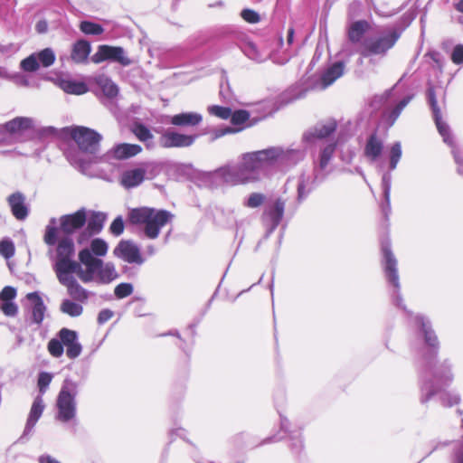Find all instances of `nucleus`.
Segmentation results:
<instances>
[{"mask_svg": "<svg viewBox=\"0 0 463 463\" xmlns=\"http://www.w3.org/2000/svg\"><path fill=\"white\" fill-rule=\"evenodd\" d=\"M237 130L232 128H226L222 130H220V131H217L214 133V136L213 137V140L218 138V137H221L226 134H231V133H235Z\"/></svg>", "mask_w": 463, "mask_h": 463, "instance_id": "obj_56", "label": "nucleus"}, {"mask_svg": "<svg viewBox=\"0 0 463 463\" xmlns=\"http://www.w3.org/2000/svg\"><path fill=\"white\" fill-rule=\"evenodd\" d=\"M399 35L395 32H388L377 36L366 37L360 44L359 53L363 57L384 56L397 42Z\"/></svg>", "mask_w": 463, "mask_h": 463, "instance_id": "obj_6", "label": "nucleus"}, {"mask_svg": "<svg viewBox=\"0 0 463 463\" xmlns=\"http://www.w3.org/2000/svg\"><path fill=\"white\" fill-rule=\"evenodd\" d=\"M429 100L432 108L434 119L439 134L443 137L444 142L450 143L451 138L449 135V126L441 119L440 110L438 108L437 100L432 89L429 90Z\"/></svg>", "mask_w": 463, "mask_h": 463, "instance_id": "obj_16", "label": "nucleus"}, {"mask_svg": "<svg viewBox=\"0 0 463 463\" xmlns=\"http://www.w3.org/2000/svg\"><path fill=\"white\" fill-rule=\"evenodd\" d=\"M72 139L79 148L89 154H96L99 150L102 136L94 129L86 127H75L71 132Z\"/></svg>", "mask_w": 463, "mask_h": 463, "instance_id": "obj_7", "label": "nucleus"}, {"mask_svg": "<svg viewBox=\"0 0 463 463\" xmlns=\"http://www.w3.org/2000/svg\"><path fill=\"white\" fill-rule=\"evenodd\" d=\"M20 66L24 71L32 72L37 71L40 68V63L37 61L35 52L24 59Z\"/></svg>", "mask_w": 463, "mask_h": 463, "instance_id": "obj_38", "label": "nucleus"}, {"mask_svg": "<svg viewBox=\"0 0 463 463\" xmlns=\"http://www.w3.org/2000/svg\"><path fill=\"white\" fill-rule=\"evenodd\" d=\"M78 392V384L71 379H65L58 394L56 406L57 419L62 422L73 420L76 416L75 397Z\"/></svg>", "mask_w": 463, "mask_h": 463, "instance_id": "obj_5", "label": "nucleus"}, {"mask_svg": "<svg viewBox=\"0 0 463 463\" xmlns=\"http://www.w3.org/2000/svg\"><path fill=\"white\" fill-rule=\"evenodd\" d=\"M55 224L56 220L52 218L46 227L43 236V241L47 245H56L53 255V270L56 276L75 272L79 278L80 271L84 266L73 260L75 254L73 240L70 236H60V232Z\"/></svg>", "mask_w": 463, "mask_h": 463, "instance_id": "obj_2", "label": "nucleus"}, {"mask_svg": "<svg viewBox=\"0 0 463 463\" xmlns=\"http://www.w3.org/2000/svg\"><path fill=\"white\" fill-rule=\"evenodd\" d=\"M336 123L333 119H329L324 123L318 124L312 133V135L318 138H324L333 133L335 129Z\"/></svg>", "mask_w": 463, "mask_h": 463, "instance_id": "obj_33", "label": "nucleus"}, {"mask_svg": "<svg viewBox=\"0 0 463 463\" xmlns=\"http://www.w3.org/2000/svg\"><path fill=\"white\" fill-rule=\"evenodd\" d=\"M133 292V286L130 283H120L118 284L114 290V293L118 298H123Z\"/></svg>", "mask_w": 463, "mask_h": 463, "instance_id": "obj_42", "label": "nucleus"}, {"mask_svg": "<svg viewBox=\"0 0 463 463\" xmlns=\"http://www.w3.org/2000/svg\"><path fill=\"white\" fill-rule=\"evenodd\" d=\"M113 253L128 263L141 264L143 262L139 249L129 241H121L114 249Z\"/></svg>", "mask_w": 463, "mask_h": 463, "instance_id": "obj_13", "label": "nucleus"}, {"mask_svg": "<svg viewBox=\"0 0 463 463\" xmlns=\"http://www.w3.org/2000/svg\"><path fill=\"white\" fill-rule=\"evenodd\" d=\"M58 86L65 92L74 95H81L86 93L89 89L82 81H76L71 79H60Z\"/></svg>", "mask_w": 463, "mask_h": 463, "instance_id": "obj_23", "label": "nucleus"}, {"mask_svg": "<svg viewBox=\"0 0 463 463\" xmlns=\"http://www.w3.org/2000/svg\"><path fill=\"white\" fill-rule=\"evenodd\" d=\"M124 230V223L121 217L116 218L110 225V231L115 235H120Z\"/></svg>", "mask_w": 463, "mask_h": 463, "instance_id": "obj_50", "label": "nucleus"}, {"mask_svg": "<svg viewBox=\"0 0 463 463\" xmlns=\"http://www.w3.org/2000/svg\"><path fill=\"white\" fill-rule=\"evenodd\" d=\"M91 61L96 64L110 61L122 66H128L132 63L122 47L106 44L98 47L97 52L91 56Z\"/></svg>", "mask_w": 463, "mask_h": 463, "instance_id": "obj_8", "label": "nucleus"}, {"mask_svg": "<svg viewBox=\"0 0 463 463\" xmlns=\"http://www.w3.org/2000/svg\"><path fill=\"white\" fill-rule=\"evenodd\" d=\"M105 221V216L103 213H93L89 220L88 228L91 232L96 233L100 231L102 228L103 222Z\"/></svg>", "mask_w": 463, "mask_h": 463, "instance_id": "obj_36", "label": "nucleus"}, {"mask_svg": "<svg viewBox=\"0 0 463 463\" xmlns=\"http://www.w3.org/2000/svg\"><path fill=\"white\" fill-rule=\"evenodd\" d=\"M456 8L458 12L463 13V0H460L457 5Z\"/></svg>", "mask_w": 463, "mask_h": 463, "instance_id": "obj_62", "label": "nucleus"}, {"mask_svg": "<svg viewBox=\"0 0 463 463\" xmlns=\"http://www.w3.org/2000/svg\"><path fill=\"white\" fill-rule=\"evenodd\" d=\"M79 260L84 266L80 271L79 279L84 283L92 281L95 277L101 283H109L118 277L113 263H104L93 257L89 249H83L79 252Z\"/></svg>", "mask_w": 463, "mask_h": 463, "instance_id": "obj_3", "label": "nucleus"}, {"mask_svg": "<svg viewBox=\"0 0 463 463\" xmlns=\"http://www.w3.org/2000/svg\"><path fill=\"white\" fill-rule=\"evenodd\" d=\"M384 194H385L386 200L389 201V194H390L389 187H385Z\"/></svg>", "mask_w": 463, "mask_h": 463, "instance_id": "obj_63", "label": "nucleus"}, {"mask_svg": "<svg viewBox=\"0 0 463 463\" xmlns=\"http://www.w3.org/2000/svg\"><path fill=\"white\" fill-rule=\"evenodd\" d=\"M305 193H304V184H300L298 185V198L299 199H302L305 197Z\"/></svg>", "mask_w": 463, "mask_h": 463, "instance_id": "obj_58", "label": "nucleus"}, {"mask_svg": "<svg viewBox=\"0 0 463 463\" xmlns=\"http://www.w3.org/2000/svg\"><path fill=\"white\" fill-rule=\"evenodd\" d=\"M37 56V61L40 63V66L43 67H50L55 61V53L51 48H45L38 52H35Z\"/></svg>", "mask_w": 463, "mask_h": 463, "instance_id": "obj_35", "label": "nucleus"}, {"mask_svg": "<svg viewBox=\"0 0 463 463\" xmlns=\"http://www.w3.org/2000/svg\"><path fill=\"white\" fill-rule=\"evenodd\" d=\"M0 254L5 259L11 258L14 254V246L11 241L4 240L0 241Z\"/></svg>", "mask_w": 463, "mask_h": 463, "instance_id": "obj_44", "label": "nucleus"}, {"mask_svg": "<svg viewBox=\"0 0 463 463\" xmlns=\"http://www.w3.org/2000/svg\"><path fill=\"white\" fill-rule=\"evenodd\" d=\"M43 409L44 404L43 398L41 396L36 397L30 411V414L25 426V431H30L33 428L38 419L41 417Z\"/></svg>", "mask_w": 463, "mask_h": 463, "instance_id": "obj_25", "label": "nucleus"}, {"mask_svg": "<svg viewBox=\"0 0 463 463\" xmlns=\"http://www.w3.org/2000/svg\"><path fill=\"white\" fill-rule=\"evenodd\" d=\"M72 274H75V272H68L56 277L59 282L66 287L70 297L79 302H84L88 298V292L78 283Z\"/></svg>", "mask_w": 463, "mask_h": 463, "instance_id": "obj_11", "label": "nucleus"}, {"mask_svg": "<svg viewBox=\"0 0 463 463\" xmlns=\"http://www.w3.org/2000/svg\"><path fill=\"white\" fill-rule=\"evenodd\" d=\"M416 320L421 326L426 343L431 347H436L438 345V339L434 332L429 326V322L425 321L422 317L419 316L416 317Z\"/></svg>", "mask_w": 463, "mask_h": 463, "instance_id": "obj_32", "label": "nucleus"}, {"mask_svg": "<svg viewBox=\"0 0 463 463\" xmlns=\"http://www.w3.org/2000/svg\"><path fill=\"white\" fill-rule=\"evenodd\" d=\"M293 34H294L293 29H289L288 30V42L289 43H292V41H293Z\"/></svg>", "mask_w": 463, "mask_h": 463, "instance_id": "obj_61", "label": "nucleus"}, {"mask_svg": "<svg viewBox=\"0 0 463 463\" xmlns=\"http://www.w3.org/2000/svg\"><path fill=\"white\" fill-rule=\"evenodd\" d=\"M167 211H156L150 208L133 209L129 213V222L133 224H145V233L150 239L158 236L160 229L172 219Z\"/></svg>", "mask_w": 463, "mask_h": 463, "instance_id": "obj_4", "label": "nucleus"}, {"mask_svg": "<svg viewBox=\"0 0 463 463\" xmlns=\"http://www.w3.org/2000/svg\"><path fill=\"white\" fill-rule=\"evenodd\" d=\"M24 200V196L20 193H14L8 198L11 211L18 220H24L28 215V208L25 205Z\"/></svg>", "mask_w": 463, "mask_h": 463, "instance_id": "obj_20", "label": "nucleus"}, {"mask_svg": "<svg viewBox=\"0 0 463 463\" xmlns=\"http://www.w3.org/2000/svg\"><path fill=\"white\" fill-rule=\"evenodd\" d=\"M80 28L86 34L99 35L104 32L101 25L89 21L81 22Z\"/></svg>", "mask_w": 463, "mask_h": 463, "instance_id": "obj_37", "label": "nucleus"}, {"mask_svg": "<svg viewBox=\"0 0 463 463\" xmlns=\"http://www.w3.org/2000/svg\"><path fill=\"white\" fill-rule=\"evenodd\" d=\"M208 112L211 115H213L222 119H227L232 115V109L226 107H222L218 105L210 106L208 108Z\"/></svg>", "mask_w": 463, "mask_h": 463, "instance_id": "obj_39", "label": "nucleus"}, {"mask_svg": "<svg viewBox=\"0 0 463 463\" xmlns=\"http://www.w3.org/2000/svg\"><path fill=\"white\" fill-rule=\"evenodd\" d=\"M86 222L84 210H79L73 214L63 215L60 219V236H70L71 233L81 228Z\"/></svg>", "mask_w": 463, "mask_h": 463, "instance_id": "obj_9", "label": "nucleus"}, {"mask_svg": "<svg viewBox=\"0 0 463 463\" xmlns=\"http://www.w3.org/2000/svg\"><path fill=\"white\" fill-rule=\"evenodd\" d=\"M431 371L435 383H446L452 379L449 366L446 363L435 364Z\"/></svg>", "mask_w": 463, "mask_h": 463, "instance_id": "obj_26", "label": "nucleus"}, {"mask_svg": "<svg viewBox=\"0 0 463 463\" xmlns=\"http://www.w3.org/2000/svg\"><path fill=\"white\" fill-rule=\"evenodd\" d=\"M94 81L102 90L104 95L112 98L118 94V87L116 84L105 75H99L94 78Z\"/></svg>", "mask_w": 463, "mask_h": 463, "instance_id": "obj_28", "label": "nucleus"}, {"mask_svg": "<svg viewBox=\"0 0 463 463\" xmlns=\"http://www.w3.org/2000/svg\"><path fill=\"white\" fill-rule=\"evenodd\" d=\"M230 118H231L232 124L239 125V124H242V123L246 122L250 118V114L248 111L241 109V110H236L233 113L232 112V115Z\"/></svg>", "mask_w": 463, "mask_h": 463, "instance_id": "obj_45", "label": "nucleus"}, {"mask_svg": "<svg viewBox=\"0 0 463 463\" xmlns=\"http://www.w3.org/2000/svg\"><path fill=\"white\" fill-rule=\"evenodd\" d=\"M382 151L383 143L375 136H372L365 146V156L374 161L381 156Z\"/></svg>", "mask_w": 463, "mask_h": 463, "instance_id": "obj_29", "label": "nucleus"}, {"mask_svg": "<svg viewBox=\"0 0 463 463\" xmlns=\"http://www.w3.org/2000/svg\"><path fill=\"white\" fill-rule=\"evenodd\" d=\"M48 350L54 357H60L63 354V345L61 339H52L48 343Z\"/></svg>", "mask_w": 463, "mask_h": 463, "instance_id": "obj_43", "label": "nucleus"}, {"mask_svg": "<svg viewBox=\"0 0 463 463\" xmlns=\"http://www.w3.org/2000/svg\"><path fill=\"white\" fill-rule=\"evenodd\" d=\"M410 101V98H407V99H402L398 105L397 107L395 108V109L393 110L392 114L394 116V119L397 118L400 115V113L402 112V110L407 106V104L409 103Z\"/></svg>", "mask_w": 463, "mask_h": 463, "instance_id": "obj_55", "label": "nucleus"}, {"mask_svg": "<svg viewBox=\"0 0 463 463\" xmlns=\"http://www.w3.org/2000/svg\"><path fill=\"white\" fill-rule=\"evenodd\" d=\"M443 402L448 405V406H452L454 404H457L459 402V397L458 395L457 394H452V393H445L443 395Z\"/></svg>", "mask_w": 463, "mask_h": 463, "instance_id": "obj_53", "label": "nucleus"}, {"mask_svg": "<svg viewBox=\"0 0 463 463\" xmlns=\"http://www.w3.org/2000/svg\"><path fill=\"white\" fill-rule=\"evenodd\" d=\"M146 174V168L144 166L126 170L121 175L120 184L126 188L136 187L144 181Z\"/></svg>", "mask_w": 463, "mask_h": 463, "instance_id": "obj_17", "label": "nucleus"}, {"mask_svg": "<svg viewBox=\"0 0 463 463\" xmlns=\"http://www.w3.org/2000/svg\"><path fill=\"white\" fill-rule=\"evenodd\" d=\"M142 151L139 145L121 143L114 146L103 156L104 161L110 159L126 160L138 155Z\"/></svg>", "mask_w": 463, "mask_h": 463, "instance_id": "obj_10", "label": "nucleus"}, {"mask_svg": "<svg viewBox=\"0 0 463 463\" xmlns=\"http://www.w3.org/2000/svg\"><path fill=\"white\" fill-rule=\"evenodd\" d=\"M47 23L45 21H40L36 24V30L38 33H43L47 31Z\"/></svg>", "mask_w": 463, "mask_h": 463, "instance_id": "obj_57", "label": "nucleus"}, {"mask_svg": "<svg viewBox=\"0 0 463 463\" xmlns=\"http://www.w3.org/2000/svg\"><path fill=\"white\" fill-rule=\"evenodd\" d=\"M390 155V167L391 169H395L397 164L402 156V146L400 142H396L392 145L391 148Z\"/></svg>", "mask_w": 463, "mask_h": 463, "instance_id": "obj_40", "label": "nucleus"}, {"mask_svg": "<svg viewBox=\"0 0 463 463\" xmlns=\"http://www.w3.org/2000/svg\"><path fill=\"white\" fill-rule=\"evenodd\" d=\"M90 44L86 41L77 42L72 48L71 59L77 63L84 62L90 52Z\"/></svg>", "mask_w": 463, "mask_h": 463, "instance_id": "obj_27", "label": "nucleus"}, {"mask_svg": "<svg viewBox=\"0 0 463 463\" xmlns=\"http://www.w3.org/2000/svg\"><path fill=\"white\" fill-rule=\"evenodd\" d=\"M285 153L280 147H270L244 155L240 165H226L217 174L231 184H245L260 179L264 170L282 159Z\"/></svg>", "mask_w": 463, "mask_h": 463, "instance_id": "obj_1", "label": "nucleus"}, {"mask_svg": "<svg viewBox=\"0 0 463 463\" xmlns=\"http://www.w3.org/2000/svg\"><path fill=\"white\" fill-rule=\"evenodd\" d=\"M284 213V203L278 200L271 208L267 211L266 216L270 220L272 229H274L280 222Z\"/></svg>", "mask_w": 463, "mask_h": 463, "instance_id": "obj_31", "label": "nucleus"}, {"mask_svg": "<svg viewBox=\"0 0 463 463\" xmlns=\"http://www.w3.org/2000/svg\"><path fill=\"white\" fill-rule=\"evenodd\" d=\"M241 17L245 21L251 23V24L258 23L260 20L259 14L256 12H254L252 10H249V9L243 10L241 12Z\"/></svg>", "mask_w": 463, "mask_h": 463, "instance_id": "obj_49", "label": "nucleus"}, {"mask_svg": "<svg viewBox=\"0 0 463 463\" xmlns=\"http://www.w3.org/2000/svg\"><path fill=\"white\" fill-rule=\"evenodd\" d=\"M134 134L141 141H147L153 137L150 131L142 125H138L134 128Z\"/></svg>", "mask_w": 463, "mask_h": 463, "instance_id": "obj_46", "label": "nucleus"}, {"mask_svg": "<svg viewBox=\"0 0 463 463\" xmlns=\"http://www.w3.org/2000/svg\"><path fill=\"white\" fill-rule=\"evenodd\" d=\"M52 376L49 373H41L38 379L40 392L43 393L52 382Z\"/></svg>", "mask_w": 463, "mask_h": 463, "instance_id": "obj_48", "label": "nucleus"}, {"mask_svg": "<svg viewBox=\"0 0 463 463\" xmlns=\"http://www.w3.org/2000/svg\"><path fill=\"white\" fill-rule=\"evenodd\" d=\"M369 27V24L365 21H358L354 23L349 29V40L352 43L360 42L364 34L368 31Z\"/></svg>", "mask_w": 463, "mask_h": 463, "instance_id": "obj_30", "label": "nucleus"}, {"mask_svg": "<svg viewBox=\"0 0 463 463\" xmlns=\"http://www.w3.org/2000/svg\"><path fill=\"white\" fill-rule=\"evenodd\" d=\"M451 59L454 63H463V45H457L454 48Z\"/></svg>", "mask_w": 463, "mask_h": 463, "instance_id": "obj_51", "label": "nucleus"}, {"mask_svg": "<svg viewBox=\"0 0 463 463\" xmlns=\"http://www.w3.org/2000/svg\"><path fill=\"white\" fill-rule=\"evenodd\" d=\"M27 299L33 304L32 306V316L33 320L36 324H41L44 317L46 307L40 295L37 292L28 293L26 296Z\"/></svg>", "mask_w": 463, "mask_h": 463, "instance_id": "obj_22", "label": "nucleus"}, {"mask_svg": "<svg viewBox=\"0 0 463 463\" xmlns=\"http://www.w3.org/2000/svg\"><path fill=\"white\" fill-rule=\"evenodd\" d=\"M113 316V312L109 309H104L99 312L98 321L102 324L109 320Z\"/></svg>", "mask_w": 463, "mask_h": 463, "instance_id": "obj_54", "label": "nucleus"}, {"mask_svg": "<svg viewBox=\"0 0 463 463\" xmlns=\"http://www.w3.org/2000/svg\"><path fill=\"white\" fill-rule=\"evenodd\" d=\"M59 338L62 345L66 347V354L69 358L75 359L80 354L82 347L78 340V334L75 331L62 328L59 332Z\"/></svg>", "mask_w": 463, "mask_h": 463, "instance_id": "obj_12", "label": "nucleus"}, {"mask_svg": "<svg viewBox=\"0 0 463 463\" xmlns=\"http://www.w3.org/2000/svg\"><path fill=\"white\" fill-rule=\"evenodd\" d=\"M334 150H335L334 145H329L324 148V150L322 151V154H321V157H320V167L321 168H325L327 165V164L334 153Z\"/></svg>", "mask_w": 463, "mask_h": 463, "instance_id": "obj_47", "label": "nucleus"}, {"mask_svg": "<svg viewBox=\"0 0 463 463\" xmlns=\"http://www.w3.org/2000/svg\"><path fill=\"white\" fill-rule=\"evenodd\" d=\"M196 136L180 134L175 131H166L160 138L164 147H185L194 144Z\"/></svg>", "mask_w": 463, "mask_h": 463, "instance_id": "obj_14", "label": "nucleus"}, {"mask_svg": "<svg viewBox=\"0 0 463 463\" xmlns=\"http://www.w3.org/2000/svg\"><path fill=\"white\" fill-rule=\"evenodd\" d=\"M60 309L62 313L71 317H79L81 315L83 310L80 304L75 303L70 299H64L61 304Z\"/></svg>", "mask_w": 463, "mask_h": 463, "instance_id": "obj_34", "label": "nucleus"}, {"mask_svg": "<svg viewBox=\"0 0 463 463\" xmlns=\"http://www.w3.org/2000/svg\"><path fill=\"white\" fill-rule=\"evenodd\" d=\"M8 77L9 76L5 68L0 67V78L7 79Z\"/></svg>", "mask_w": 463, "mask_h": 463, "instance_id": "obj_60", "label": "nucleus"}, {"mask_svg": "<svg viewBox=\"0 0 463 463\" xmlns=\"http://www.w3.org/2000/svg\"><path fill=\"white\" fill-rule=\"evenodd\" d=\"M263 202V196L260 194H252L247 202L249 207L254 208L260 205Z\"/></svg>", "mask_w": 463, "mask_h": 463, "instance_id": "obj_52", "label": "nucleus"}, {"mask_svg": "<svg viewBox=\"0 0 463 463\" xmlns=\"http://www.w3.org/2000/svg\"><path fill=\"white\" fill-rule=\"evenodd\" d=\"M345 65L343 62H336L328 68L321 77L322 88L326 89L344 73Z\"/></svg>", "mask_w": 463, "mask_h": 463, "instance_id": "obj_24", "label": "nucleus"}, {"mask_svg": "<svg viewBox=\"0 0 463 463\" xmlns=\"http://www.w3.org/2000/svg\"><path fill=\"white\" fill-rule=\"evenodd\" d=\"M455 160L458 165V171L463 174V165H461V159L458 157V155H454Z\"/></svg>", "mask_w": 463, "mask_h": 463, "instance_id": "obj_59", "label": "nucleus"}, {"mask_svg": "<svg viewBox=\"0 0 463 463\" xmlns=\"http://www.w3.org/2000/svg\"><path fill=\"white\" fill-rule=\"evenodd\" d=\"M203 120L201 114L196 112H184L174 115L169 122L177 127H194L199 125Z\"/></svg>", "mask_w": 463, "mask_h": 463, "instance_id": "obj_19", "label": "nucleus"}, {"mask_svg": "<svg viewBox=\"0 0 463 463\" xmlns=\"http://www.w3.org/2000/svg\"><path fill=\"white\" fill-rule=\"evenodd\" d=\"M383 256H384V260H385L384 269H385L386 276H387L389 281L396 288H399L400 284H399V276H398L397 269H396V265H397L396 259L393 257L391 250L387 246H384L383 248Z\"/></svg>", "mask_w": 463, "mask_h": 463, "instance_id": "obj_18", "label": "nucleus"}, {"mask_svg": "<svg viewBox=\"0 0 463 463\" xmlns=\"http://www.w3.org/2000/svg\"><path fill=\"white\" fill-rule=\"evenodd\" d=\"M91 251L97 256H105L108 251V244L101 239H94L90 243Z\"/></svg>", "mask_w": 463, "mask_h": 463, "instance_id": "obj_41", "label": "nucleus"}, {"mask_svg": "<svg viewBox=\"0 0 463 463\" xmlns=\"http://www.w3.org/2000/svg\"><path fill=\"white\" fill-rule=\"evenodd\" d=\"M16 297L14 288L6 286L0 293V309L8 317H14L17 314V306L13 302Z\"/></svg>", "mask_w": 463, "mask_h": 463, "instance_id": "obj_15", "label": "nucleus"}, {"mask_svg": "<svg viewBox=\"0 0 463 463\" xmlns=\"http://www.w3.org/2000/svg\"><path fill=\"white\" fill-rule=\"evenodd\" d=\"M33 128V119L27 117H17L4 125V128L11 135H21Z\"/></svg>", "mask_w": 463, "mask_h": 463, "instance_id": "obj_21", "label": "nucleus"}]
</instances>
